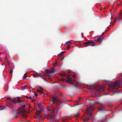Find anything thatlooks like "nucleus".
Listing matches in <instances>:
<instances>
[{"mask_svg":"<svg viewBox=\"0 0 122 122\" xmlns=\"http://www.w3.org/2000/svg\"><path fill=\"white\" fill-rule=\"evenodd\" d=\"M17 102L19 103V104L20 105H23L20 107L18 110L16 112L17 113L20 115H22L25 112V104L26 103L24 100H21L20 99H18L17 100Z\"/></svg>","mask_w":122,"mask_h":122,"instance_id":"nucleus-1","label":"nucleus"},{"mask_svg":"<svg viewBox=\"0 0 122 122\" xmlns=\"http://www.w3.org/2000/svg\"><path fill=\"white\" fill-rule=\"evenodd\" d=\"M51 99L52 100H50V103L51 105L54 104L55 102H57L59 103V105H61L63 102V101H61L58 99L57 96L56 95H52Z\"/></svg>","mask_w":122,"mask_h":122,"instance_id":"nucleus-2","label":"nucleus"},{"mask_svg":"<svg viewBox=\"0 0 122 122\" xmlns=\"http://www.w3.org/2000/svg\"><path fill=\"white\" fill-rule=\"evenodd\" d=\"M78 42L80 44H81L82 43H83V44L84 45H87V46H95V44H93L94 41H89L87 42H84L82 41H78Z\"/></svg>","mask_w":122,"mask_h":122,"instance_id":"nucleus-3","label":"nucleus"},{"mask_svg":"<svg viewBox=\"0 0 122 122\" xmlns=\"http://www.w3.org/2000/svg\"><path fill=\"white\" fill-rule=\"evenodd\" d=\"M44 71L47 74L48 76L49 77H52V76H50V75L51 74L54 73L55 72V71L54 69H51L50 70L48 69L45 70Z\"/></svg>","mask_w":122,"mask_h":122,"instance_id":"nucleus-4","label":"nucleus"},{"mask_svg":"<svg viewBox=\"0 0 122 122\" xmlns=\"http://www.w3.org/2000/svg\"><path fill=\"white\" fill-rule=\"evenodd\" d=\"M118 17L116 16L114 19V21H116L118 20H119L120 19H122V9L120 11L119 14L118 15Z\"/></svg>","mask_w":122,"mask_h":122,"instance_id":"nucleus-5","label":"nucleus"},{"mask_svg":"<svg viewBox=\"0 0 122 122\" xmlns=\"http://www.w3.org/2000/svg\"><path fill=\"white\" fill-rule=\"evenodd\" d=\"M99 107L98 108V110L99 111H106V109L104 108V106L101 103H99Z\"/></svg>","mask_w":122,"mask_h":122,"instance_id":"nucleus-6","label":"nucleus"},{"mask_svg":"<svg viewBox=\"0 0 122 122\" xmlns=\"http://www.w3.org/2000/svg\"><path fill=\"white\" fill-rule=\"evenodd\" d=\"M94 109V107L93 106H91L87 108V110L85 112V113L86 114H87L89 111H92Z\"/></svg>","mask_w":122,"mask_h":122,"instance_id":"nucleus-7","label":"nucleus"},{"mask_svg":"<svg viewBox=\"0 0 122 122\" xmlns=\"http://www.w3.org/2000/svg\"><path fill=\"white\" fill-rule=\"evenodd\" d=\"M41 112L40 111H37V112L36 113V114L38 116H40V118H42V117L40 116L41 114Z\"/></svg>","mask_w":122,"mask_h":122,"instance_id":"nucleus-8","label":"nucleus"},{"mask_svg":"<svg viewBox=\"0 0 122 122\" xmlns=\"http://www.w3.org/2000/svg\"><path fill=\"white\" fill-rule=\"evenodd\" d=\"M66 81L67 83L70 84H72L73 83L72 80L71 79H68Z\"/></svg>","mask_w":122,"mask_h":122,"instance_id":"nucleus-9","label":"nucleus"},{"mask_svg":"<svg viewBox=\"0 0 122 122\" xmlns=\"http://www.w3.org/2000/svg\"><path fill=\"white\" fill-rule=\"evenodd\" d=\"M102 41V39L100 37H98L97 38V41L99 42H101Z\"/></svg>","mask_w":122,"mask_h":122,"instance_id":"nucleus-10","label":"nucleus"},{"mask_svg":"<svg viewBox=\"0 0 122 122\" xmlns=\"http://www.w3.org/2000/svg\"><path fill=\"white\" fill-rule=\"evenodd\" d=\"M112 22V20L111 19H109L108 21L107 22V23L108 24V25L109 26L111 24Z\"/></svg>","mask_w":122,"mask_h":122,"instance_id":"nucleus-11","label":"nucleus"},{"mask_svg":"<svg viewBox=\"0 0 122 122\" xmlns=\"http://www.w3.org/2000/svg\"><path fill=\"white\" fill-rule=\"evenodd\" d=\"M72 43V41H68L66 42V43H65V45H68V44H69V43H70V44H71V43Z\"/></svg>","mask_w":122,"mask_h":122,"instance_id":"nucleus-12","label":"nucleus"},{"mask_svg":"<svg viewBox=\"0 0 122 122\" xmlns=\"http://www.w3.org/2000/svg\"><path fill=\"white\" fill-rule=\"evenodd\" d=\"M90 116L88 117H87V116H85V118L86 120H87L90 119Z\"/></svg>","mask_w":122,"mask_h":122,"instance_id":"nucleus-13","label":"nucleus"},{"mask_svg":"<svg viewBox=\"0 0 122 122\" xmlns=\"http://www.w3.org/2000/svg\"><path fill=\"white\" fill-rule=\"evenodd\" d=\"M75 116L76 117H79V116L78 113H77L76 114H75Z\"/></svg>","mask_w":122,"mask_h":122,"instance_id":"nucleus-14","label":"nucleus"},{"mask_svg":"<svg viewBox=\"0 0 122 122\" xmlns=\"http://www.w3.org/2000/svg\"><path fill=\"white\" fill-rule=\"evenodd\" d=\"M37 92L38 93H42V91L41 90H37Z\"/></svg>","mask_w":122,"mask_h":122,"instance_id":"nucleus-15","label":"nucleus"},{"mask_svg":"<svg viewBox=\"0 0 122 122\" xmlns=\"http://www.w3.org/2000/svg\"><path fill=\"white\" fill-rule=\"evenodd\" d=\"M27 77V74L26 73L24 75V77H23V79H24L26 78Z\"/></svg>","mask_w":122,"mask_h":122,"instance_id":"nucleus-16","label":"nucleus"},{"mask_svg":"<svg viewBox=\"0 0 122 122\" xmlns=\"http://www.w3.org/2000/svg\"><path fill=\"white\" fill-rule=\"evenodd\" d=\"M32 76H33L34 77H37V75H36V74H32Z\"/></svg>","mask_w":122,"mask_h":122,"instance_id":"nucleus-17","label":"nucleus"},{"mask_svg":"<svg viewBox=\"0 0 122 122\" xmlns=\"http://www.w3.org/2000/svg\"><path fill=\"white\" fill-rule=\"evenodd\" d=\"M27 115L25 114H24L23 115V117H25V118L26 117H27Z\"/></svg>","mask_w":122,"mask_h":122,"instance_id":"nucleus-18","label":"nucleus"},{"mask_svg":"<svg viewBox=\"0 0 122 122\" xmlns=\"http://www.w3.org/2000/svg\"><path fill=\"white\" fill-rule=\"evenodd\" d=\"M12 102H13V103H14V104H16L17 103V102H16V101L15 100H13Z\"/></svg>","mask_w":122,"mask_h":122,"instance_id":"nucleus-19","label":"nucleus"},{"mask_svg":"<svg viewBox=\"0 0 122 122\" xmlns=\"http://www.w3.org/2000/svg\"><path fill=\"white\" fill-rule=\"evenodd\" d=\"M57 62H55L54 63L53 65L54 66H56L57 65Z\"/></svg>","mask_w":122,"mask_h":122,"instance_id":"nucleus-20","label":"nucleus"},{"mask_svg":"<svg viewBox=\"0 0 122 122\" xmlns=\"http://www.w3.org/2000/svg\"><path fill=\"white\" fill-rule=\"evenodd\" d=\"M46 77V76L44 75V76H42V79H44Z\"/></svg>","mask_w":122,"mask_h":122,"instance_id":"nucleus-21","label":"nucleus"},{"mask_svg":"<svg viewBox=\"0 0 122 122\" xmlns=\"http://www.w3.org/2000/svg\"><path fill=\"white\" fill-rule=\"evenodd\" d=\"M70 47L69 46H68L67 47V50H69V49L70 48Z\"/></svg>","mask_w":122,"mask_h":122,"instance_id":"nucleus-22","label":"nucleus"},{"mask_svg":"<svg viewBox=\"0 0 122 122\" xmlns=\"http://www.w3.org/2000/svg\"><path fill=\"white\" fill-rule=\"evenodd\" d=\"M37 105L39 107H40L41 106V105L39 103H37Z\"/></svg>","mask_w":122,"mask_h":122,"instance_id":"nucleus-23","label":"nucleus"},{"mask_svg":"<svg viewBox=\"0 0 122 122\" xmlns=\"http://www.w3.org/2000/svg\"><path fill=\"white\" fill-rule=\"evenodd\" d=\"M62 54H61L60 53V54H58L57 55V56L59 57V56H62Z\"/></svg>","mask_w":122,"mask_h":122,"instance_id":"nucleus-24","label":"nucleus"},{"mask_svg":"<svg viewBox=\"0 0 122 122\" xmlns=\"http://www.w3.org/2000/svg\"><path fill=\"white\" fill-rule=\"evenodd\" d=\"M72 77H72L70 75L68 76V79H71V78Z\"/></svg>","mask_w":122,"mask_h":122,"instance_id":"nucleus-25","label":"nucleus"},{"mask_svg":"<svg viewBox=\"0 0 122 122\" xmlns=\"http://www.w3.org/2000/svg\"><path fill=\"white\" fill-rule=\"evenodd\" d=\"M6 99L7 100H11V98L10 97H8L6 98Z\"/></svg>","mask_w":122,"mask_h":122,"instance_id":"nucleus-26","label":"nucleus"},{"mask_svg":"<svg viewBox=\"0 0 122 122\" xmlns=\"http://www.w3.org/2000/svg\"><path fill=\"white\" fill-rule=\"evenodd\" d=\"M64 57L63 56L61 58L60 60L62 61L64 59Z\"/></svg>","mask_w":122,"mask_h":122,"instance_id":"nucleus-27","label":"nucleus"},{"mask_svg":"<svg viewBox=\"0 0 122 122\" xmlns=\"http://www.w3.org/2000/svg\"><path fill=\"white\" fill-rule=\"evenodd\" d=\"M34 93L36 97L37 96H38V94H37V93L34 92Z\"/></svg>","mask_w":122,"mask_h":122,"instance_id":"nucleus-28","label":"nucleus"},{"mask_svg":"<svg viewBox=\"0 0 122 122\" xmlns=\"http://www.w3.org/2000/svg\"><path fill=\"white\" fill-rule=\"evenodd\" d=\"M35 100L34 99H33L32 100H31V102H35Z\"/></svg>","mask_w":122,"mask_h":122,"instance_id":"nucleus-29","label":"nucleus"},{"mask_svg":"<svg viewBox=\"0 0 122 122\" xmlns=\"http://www.w3.org/2000/svg\"><path fill=\"white\" fill-rule=\"evenodd\" d=\"M13 72V71L12 70H10V73L11 74H12Z\"/></svg>","mask_w":122,"mask_h":122,"instance_id":"nucleus-30","label":"nucleus"},{"mask_svg":"<svg viewBox=\"0 0 122 122\" xmlns=\"http://www.w3.org/2000/svg\"><path fill=\"white\" fill-rule=\"evenodd\" d=\"M65 53V51H62L61 52V54H62V55L63 54H64Z\"/></svg>","mask_w":122,"mask_h":122,"instance_id":"nucleus-31","label":"nucleus"},{"mask_svg":"<svg viewBox=\"0 0 122 122\" xmlns=\"http://www.w3.org/2000/svg\"><path fill=\"white\" fill-rule=\"evenodd\" d=\"M83 120L84 121V122H87V120H86L83 119Z\"/></svg>","mask_w":122,"mask_h":122,"instance_id":"nucleus-32","label":"nucleus"},{"mask_svg":"<svg viewBox=\"0 0 122 122\" xmlns=\"http://www.w3.org/2000/svg\"><path fill=\"white\" fill-rule=\"evenodd\" d=\"M80 101H81V100H80V99H79V100L78 99V100L77 101H76V102L77 103V102H80Z\"/></svg>","mask_w":122,"mask_h":122,"instance_id":"nucleus-33","label":"nucleus"},{"mask_svg":"<svg viewBox=\"0 0 122 122\" xmlns=\"http://www.w3.org/2000/svg\"><path fill=\"white\" fill-rule=\"evenodd\" d=\"M22 87L24 88V89H25L26 88V86H22Z\"/></svg>","mask_w":122,"mask_h":122,"instance_id":"nucleus-34","label":"nucleus"},{"mask_svg":"<svg viewBox=\"0 0 122 122\" xmlns=\"http://www.w3.org/2000/svg\"><path fill=\"white\" fill-rule=\"evenodd\" d=\"M7 62L8 63V65L9 64V61H8V60H7Z\"/></svg>","mask_w":122,"mask_h":122,"instance_id":"nucleus-35","label":"nucleus"},{"mask_svg":"<svg viewBox=\"0 0 122 122\" xmlns=\"http://www.w3.org/2000/svg\"><path fill=\"white\" fill-rule=\"evenodd\" d=\"M54 109L52 110V111L51 112V113L52 114V113L54 112Z\"/></svg>","mask_w":122,"mask_h":122,"instance_id":"nucleus-36","label":"nucleus"},{"mask_svg":"<svg viewBox=\"0 0 122 122\" xmlns=\"http://www.w3.org/2000/svg\"><path fill=\"white\" fill-rule=\"evenodd\" d=\"M54 109L52 110V111L51 112V113L52 114V113L54 112Z\"/></svg>","mask_w":122,"mask_h":122,"instance_id":"nucleus-37","label":"nucleus"},{"mask_svg":"<svg viewBox=\"0 0 122 122\" xmlns=\"http://www.w3.org/2000/svg\"><path fill=\"white\" fill-rule=\"evenodd\" d=\"M43 89V88L42 87H40V90H41Z\"/></svg>","mask_w":122,"mask_h":122,"instance_id":"nucleus-38","label":"nucleus"},{"mask_svg":"<svg viewBox=\"0 0 122 122\" xmlns=\"http://www.w3.org/2000/svg\"><path fill=\"white\" fill-rule=\"evenodd\" d=\"M32 98V97H28V98L31 99Z\"/></svg>","mask_w":122,"mask_h":122,"instance_id":"nucleus-39","label":"nucleus"},{"mask_svg":"<svg viewBox=\"0 0 122 122\" xmlns=\"http://www.w3.org/2000/svg\"><path fill=\"white\" fill-rule=\"evenodd\" d=\"M116 10H115L114 11V13H115L116 12Z\"/></svg>","mask_w":122,"mask_h":122,"instance_id":"nucleus-40","label":"nucleus"},{"mask_svg":"<svg viewBox=\"0 0 122 122\" xmlns=\"http://www.w3.org/2000/svg\"><path fill=\"white\" fill-rule=\"evenodd\" d=\"M72 81H73H73H75L76 80H75V79L73 80H72Z\"/></svg>","mask_w":122,"mask_h":122,"instance_id":"nucleus-41","label":"nucleus"},{"mask_svg":"<svg viewBox=\"0 0 122 122\" xmlns=\"http://www.w3.org/2000/svg\"><path fill=\"white\" fill-rule=\"evenodd\" d=\"M25 97L26 98H28V97H27V96H25Z\"/></svg>","mask_w":122,"mask_h":122,"instance_id":"nucleus-42","label":"nucleus"},{"mask_svg":"<svg viewBox=\"0 0 122 122\" xmlns=\"http://www.w3.org/2000/svg\"><path fill=\"white\" fill-rule=\"evenodd\" d=\"M104 33H102V35L103 36V35H104Z\"/></svg>","mask_w":122,"mask_h":122,"instance_id":"nucleus-43","label":"nucleus"},{"mask_svg":"<svg viewBox=\"0 0 122 122\" xmlns=\"http://www.w3.org/2000/svg\"><path fill=\"white\" fill-rule=\"evenodd\" d=\"M12 110H13V108H10Z\"/></svg>","mask_w":122,"mask_h":122,"instance_id":"nucleus-44","label":"nucleus"},{"mask_svg":"<svg viewBox=\"0 0 122 122\" xmlns=\"http://www.w3.org/2000/svg\"><path fill=\"white\" fill-rule=\"evenodd\" d=\"M40 111H42V109L41 108V109H40Z\"/></svg>","mask_w":122,"mask_h":122,"instance_id":"nucleus-45","label":"nucleus"},{"mask_svg":"<svg viewBox=\"0 0 122 122\" xmlns=\"http://www.w3.org/2000/svg\"><path fill=\"white\" fill-rule=\"evenodd\" d=\"M48 111H50L51 110L50 109H48Z\"/></svg>","mask_w":122,"mask_h":122,"instance_id":"nucleus-46","label":"nucleus"},{"mask_svg":"<svg viewBox=\"0 0 122 122\" xmlns=\"http://www.w3.org/2000/svg\"><path fill=\"white\" fill-rule=\"evenodd\" d=\"M102 36V35H101L100 36V37H101Z\"/></svg>","mask_w":122,"mask_h":122,"instance_id":"nucleus-47","label":"nucleus"},{"mask_svg":"<svg viewBox=\"0 0 122 122\" xmlns=\"http://www.w3.org/2000/svg\"><path fill=\"white\" fill-rule=\"evenodd\" d=\"M54 67H53L52 68V69H54Z\"/></svg>","mask_w":122,"mask_h":122,"instance_id":"nucleus-48","label":"nucleus"},{"mask_svg":"<svg viewBox=\"0 0 122 122\" xmlns=\"http://www.w3.org/2000/svg\"><path fill=\"white\" fill-rule=\"evenodd\" d=\"M98 103V102H96V103Z\"/></svg>","mask_w":122,"mask_h":122,"instance_id":"nucleus-49","label":"nucleus"},{"mask_svg":"<svg viewBox=\"0 0 122 122\" xmlns=\"http://www.w3.org/2000/svg\"><path fill=\"white\" fill-rule=\"evenodd\" d=\"M81 99V98H80V97H79V99Z\"/></svg>","mask_w":122,"mask_h":122,"instance_id":"nucleus-50","label":"nucleus"},{"mask_svg":"<svg viewBox=\"0 0 122 122\" xmlns=\"http://www.w3.org/2000/svg\"><path fill=\"white\" fill-rule=\"evenodd\" d=\"M97 122H102L101 121H98Z\"/></svg>","mask_w":122,"mask_h":122,"instance_id":"nucleus-51","label":"nucleus"},{"mask_svg":"<svg viewBox=\"0 0 122 122\" xmlns=\"http://www.w3.org/2000/svg\"><path fill=\"white\" fill-rule=\"evenodd\" d=\"M75 76H74L73 77L74 78H75Z\"/></svg>","mask_w":122,"mask_h":122,"instance_id":"nucleus-52","label":"nucleus"},{"mask_svg":"<svg viewBox=\"0 0 122 122\" xmlns=\"http://www.w3.org/2000/svg\"><path fill=\"white\" fill-rule=\"evenodd\" d=\"M59 109V108H58V110Z\"/></svg>","mask_w":122,"mask_h":122,"instance_id":"nucleus-53","label":"nucleus"},{"mask_svg":"<svg viewBox=\"0 0 122 122\" xmlns=\"http://www.w3.org/2000/svg\"><path fill=\"white\" fill-rule=\"evenodd\" d=\"M111 12V10H110V11H109V12Z\"/></svg>","mask_w":122,"mask_h":122,"instance_id":"nucleus-54","label":"nucleus"},{"mask_svg":"<svg viewBox=\"0 0 122 122\" xmlns=\"http://www.w3.org/2000/svg\"><path fill=\"white\" fill-rule=\"evenodd\" d=\"M107 28H109V27H107Z\"/></svg>","mask_w":122,"mask_h":122,"instance_id":"nucleus-55","label":"nucleus"},{"mask_svg":"<svg viewBox=\"0 0 122 122\" xmlns=\"http://www.w3.org/2000/svg\"><path fill=\"white\" fill-rule=\"evenodd\" d=\"M116 92H117V91H116Z\"/></svg>","mask_w":122,"mask_h":122,"instance_id":"nucleus-56","label":"nucleus"},{"mask_svg":"<svg viewBox=\"0 0 122 122\" xmlns=\"http://www.w3.org/2000/svg\"><path fill=\"white\" fill-rule=\"evenodd\" d=\"M91 116V114L90 115V116Z\"/></svg>","mask_w":122,"mask_h":122,"instance_id":"nucleus-57","label":"nucleus"},{"mask_svg":"<svg viewBox=\"0 0 122 122\" xmlns=\"http://www.w3.org/2000/svg\"><path fill=\"white\" fill-rule=\"evenodd\" d=\"M94 41H96V40H94Z\"/></svg>","mask_w":122,"mask_h":122,"instance_id":"nucleus-58","label":"nucleus"},{"mask_svg":"<svg viewBox=\"0 0 122 122\" xmlns=\"http://www.w3.org/2000/svg\"><path fill=\"white\" fill-rule=\"evenodd\" d=\"M1 54V53L0 52V55Z\"/></svg>","mask_w":122,"mask_h":122,"instance_id":"nucleus-59","label":"nucleus"},{"mask_svg":"<svg viewBox=\"0 0 122 122\" xmlns=\"http://www.w3.org/2000/svg\"><path fill=\"white\" fill-rule=\"evenodd\" d=\"M1 59V58H0V60Z\"/></svg>","mask_w":122,"mask_h":122,"instance_id":"nucleus-60","label":"nucleus"}]
</instances>
